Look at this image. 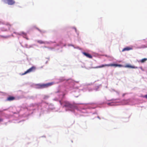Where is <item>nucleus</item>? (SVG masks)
Returning a JSON list of instances; mask_svg holds the SVG:
<instances>
[{"label":"nucleus","mask_w":147,"mask_h":147,"mask_svg":"<svg viewBox=\"0 0 147 147\" xmlns=\"http://www.w3.org/2000/svg\"><path fill=\"white\" fill-rule=\"evenodd\" d=\"M126 101L127 102H129V100H126Z\"/></svg>","instance_id":"obj_17"},{"label":"nucleus","mask_w":147,"mask_h":147,"mask_svg":"<svg viewBox=\"0 0 147 147\" xmlns=\"http://www.w3.org/2000/svg\"><path fill=\"white\" fill-rule=\"evenodd\" d=\"M83 54L84 55L86 56L88 58H92V55L89 53L85 52H83Z\"/></svg>","instance_id":"obj_7"},{"label":"nucleus","mask_w":147,"mask_h":147,"mask_svg":"<svg viewBox=\"0 0 147 147\" xmlns=\"http://www.w3.org/2000/svg\"><path fill=\"white\" fill-rule=\"evenodd\" d=\"M125 94H125V93H124V94H123V95H122V96H123V97H124V96H125Z\"/></svg>","instance_id":"obj_15"},{"label":"nucleus","mask_w":147,"mask_h":147,"mask_svg":"<svg viewBox=\"0 0 147 147\" xmlns=\"http://www.w3.org/2000/svg\"><path fill=\"white\" fill-rule=\"evenodd\" d=\"M147 60V58H145L142 59L140 61L142 63H143Z\"/></svg>","instance_id":"obj_10"},{"label":"nucleus","mask_w":147,"mask_h":147,"mask_svg":"<svg viewBox=\"0 0 147 147\" xmlns=\"http://www.w3.org/2000/svg\"><path fill=\"white\" fill-rule=\"evenodd\" d=\"M36 69V67L34 66H33L31 68L28 69L24 73L22 74V75H24L27 73H30V72H33Z\"/></svg>","instance_id":"obj_3"},{"label":"nucleus","mask_w":147,"mask_h":147,"mask_svg":"<svg viewBox=\"0 0 147 147\" xmlns=\"http://www.w3.org/2000/svg\"><path fill=\"white\" fill-rule=\"evenodd\" d=\"M15 99V98L12 96H9L8 97L6 101H11L14 100Z\"/></svg>","instance_id":"obj_6"},{"label":"nucleus","mask_w":147,"mask_h":147,"mask_svg":"<svg viewBox=\"0 0 147 147\" xmlns=\"http://www.w3.org/2000/svg\"><path fill=\"white\" fill-rule=\"evenodd\" d=\"M123 66L120 64H104L102 65H101L96 66L94 67V68H101L103 67H109V66H115V67H122Z\"/></svg>","instance_id":"obj_2"},{"label":"nucleus","mask_w":147,"mask_h":147,"mask_svg":"<svg viewBox=\"0 0 147 147\" xmlns=\"http://www.w3.org/2000/svg\"><path fill=\"white\" fill-rule=\"evenodd\" d=\"M53 83H50L47 84H42L40 85V87L41 88H43L48 87L51 86L53 85Z\"/></svg>","instance_id":"obj_5"},{"label":"nucleus","mask_w":147,"mask_h":147,"mask_svg":"<svg viewBox=\"0 0 147 147\" xmlns=\"http://www.w3.org/2000/svg\"><path fill=\"white\" fill-rule=\"evenodd\" d=\"M132 49L131 48L128 47L124 48L122 50V51H128L131 50Z\"/></svg>","instance_id":"obj_9"},{"label":"nucleus","mask_w":147,"mask_h":147,"mask_svg":"<svg viewBox=\"0 0 147 147\" xmlns=\"http://www.w3.org/2000/svg\"><path fill=\"white\" fill-rule=\"evenodd\" d=\"M3 121V119L1 118L0 119V122H1Z\"/></svg>","instance_id":"obj_13"},{"label":"nucleus","mask_w":147,"mask_h":147,"mask_svg":"<svg viewBox=\"0 0 147 147\" xmlns=\"http://www.w3.org/2000/svg\"><path fill=\"white\" fill-rule=\"evenodd\" d=\"M22 33L23 34H24L25 35H26V34H25V33H23V32H22Z\"/></svg>","instance_id":"obj_16"},{"label":"nucleus","mask_w":147,"mask_h":147,"mask_svg":"<svg viewBox=\"0 0 147 147\" xmlns=\"http://www.w3.org/2000/svg\"><path fill=\"white\" fill-rule=\"evenodd\" d=\"M26 38V39H27V40H28V38Z\"/></svg>","instance_id":"obj_19"},{"label":"nucleus","mask_w":147,"mask_h":147,"mask_svg":"<svg viewBox=\"0 0 147 147\" xmlns=\"http://www.w3.org/2000/svg\"><path fill=\"white\" fill-rule=\"evenodd\" d=\"M144 97L147 99V94L145 95V96H144Z\"/></svg>","instance_id":"obj_14"},{"label":"nucleus","mask_w":147,"mask_h":147,"mask_svg":"<svg viewBox=\"0 0 147 147\" xmlns=\"http://www.w3.org/2000/svg\"><path fill=\"white\" fill-rule=\"evenodd\" d=\"M60 102L61 105H63V107H65L68 110L72 111L75 109V106L68 101H64L62 103Z\"/></svg>","instance_id":"obj_1"},{"label":"nucleus","mask_w":147,"mask_h":147,"mask_svg":"<svg viewBox=\"0 0 147 147\" xmlns=\"http://www.w3.org/2000/svg\"><path fill=\"white\" fill-rule=\"evenodd\" d=\"M37 42L38 43L40 44H45V42L44 41H43L41 40H38L37 41Z\"/></svg>","instance_id":"obj_11"},{"label":"nucleus","mask_w":147,"mask_h":147,"mask_svg":"<svg viewBox=\"0 0 147 147\" xmlns=\"http://www.w3.org/2000/svg\"><path fill=\"white\" fill-rule=\"evenodd\" d=\"M98 118H99V119H100V118L98 116Z\"/></svg>","instance_id":"obj_18"},{"label":"nucleus","mask_w":147,"mask_h":147,"mask_svg":"<svg viewBox=\"0 0 147 147\" xmlns=\"http://www.w3.org/2000/svg\"><path fill=\"white\" fill-rule=\"evenodd\" d=\"M11 25L9 24H7L3 28V30L4 31H7L8 30H9Z\"/></svg>","instance_id":"obj_4"},{"label":"nucleus","mask_w":147,"mask_h":147,"mask_svg":"<svg viewBox=\"0 0 147 147\" xmlns=\"http://www.w3.org/2000/svg\"><path fill=\"white\" fill-rule=\"evenodd\" d=\"M1 37H3L4 38H7L8 37V36H1Z\"/></svg>","instance_id":"obj_12"},{"label":"nucleus","mask_w":147,"mask_h":147,"mask_svg":"<svg viewBox=\"0 0 147 147\" xmlns=\"http://www.w3.org/2000/svg\"><path fill=\"white\" fill-rule=\"evenodd\" d=\"M125 67H129V68H135V69H137L138 68V67H137L132 66L129 65H126L125 66Z\"/></svg>","instance_id":"obj_8"}]
</instances>
